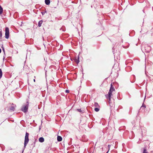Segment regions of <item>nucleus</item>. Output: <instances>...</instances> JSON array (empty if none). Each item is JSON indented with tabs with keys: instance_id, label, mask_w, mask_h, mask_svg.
I'll return each instance as SVG.
<instances>
[{
	"instance_id": "nucleus-1",
	"label": "nucleus",
	"mask_w": 153,
	"mask_h": 153,
	"mask_svg": "<svg viewBox=\"0 0 153 153\" xmlns=\"http://www.w3.org/2000/svg\"><path fill=\"white\" fill-rule=\"evenodd\" d=\"M114 91H115L114 87L111 83V84L110 88L109 90V92L108 93V94L105 95V97L108 100V102H109V103H110L111 101V97L112 96V92Z\"/></svg>"
},
{
	"instance_id": "nucleus-2",
	"label": "nucleus",
	"mask_w": 153,
	"mask_h": 153,
	"mask_svg": "<svg viewBox=\"0 0 153 153\" xmlns=\"http://www.w3.org/2000/svg\"><path fill=\"white\" fill-rule=\"evenodd\" d=\"M151 49V47L148 45H145L142 48L143 51L146 53H149Z\"/></svg>"
},
{
	"instance_id": "nucleus-3",
	"label": "nucleus",
	"mask_w": 153,
	"mask_h": 153,
	"mask_svg": "<svg viewBox=\"0 0 153 153\" xmlns=\"http://www.w3.org/2000/svg\"><path fill=\"white\" fill-rule=\"evenodd\" d=\"M29 102L28 101L27 102V104L23 105L21 108V111L24 113L27 112L28 108Z\"/></svg>"
},
{
	"instance_id": "nucleus-4",
	"label": "nucleus",
	"mask_w": 153,
	"mask_h": 153,
	"mask_svg": "<svg viewBox=\"0 0 153 153\" xmlns=\"http://www.w3.org/2000/svg\"><path fill=\"white\" fill-rule=\"evenodd\" d=\"M29 135V134L27 132L26 133L24 141V146L25 147L26 146V145L27 144L29 140L28 138Z\"/></svg>"
},
{
	"instance_id": "nucleus-5",
	"label": "nucleus",
	"mask_w": 153,
	"mask_h": 153,
	"mask_svg": "<svg viewBox=\"0 0 153 153\" xmlns=\"http://www.w3.org/2000/svg\"><path fill=\"white\" fill-rule=\"evenodd\" d=\"M5 38L6 39H8L9 37V28L7 27H6L5 28Z\"/></svg>"
},
{
	"instance_id": "nucleus-6",
	"label": "nucleus",
	"mask_w": 153,
	"mask_h": 153,
	"mask_svg": "<svg viewBox=\"0 0 153 153\" xmlns=\"http://www.w3.org/2000/svg\"><path fill=\"white\" fill-rule=\"evenodd\" d=\"M16 106V105L12 103V106L9 108V110L10 111H14L15 110V108Z\"/></svg>"
},
{
	"instance_id": "nucleus-7",
	"label": "nucleus",
	"mask_w": 153,
	"mask_h": 153,
	"mask_svg": "<svg viewBox=\"0 0 153 153\" xmlns=\"http://www.w3.org/2000/svg\"><path fill=\"white\" fill-rule=\"evenodd\" d=\"M79 57H78L77 58L76 57H75L74 59V62L77 64H78L79 62Z\"/></svg>"
},
{
	"instance_id": "nucleus-8",
	"label": "nucleus",
	"mask_w": 153,
	"mask_h": 153,
	"mask_svg": "<svg viewBox=\"0 0 153 153\" xmlns=\"http://www.w3.org/2000/svg\"><path fill=\"white\" fill-rule=\"evenodd\" d=\"M39 141L41 143H42L44 141V139L43 137H40L39 139Z\"/></svg>"
},
{
	"instance_id": "nucleus-9",
	"label": "nucleus",
	"mask_w": 153,
	"mask_h": 153,
	"mask_svg": "<svg viewBox=\"0 0 153 153\" xmlns=\"http://www.w3.org/2000/svg\"><path fill=\"white\" fill-rule=\"evenodd\" d=\"M62 138L61 137L58 136L57 137V140L58 141L60 142L62 140Z\"/></svg>"
},
{
	"instance_id": "nucleus-10",
	"label": "nucleus",
	"mask_w": 153,
	"mask_h": 153,
	"mask_svg": "<svg viewBox=\"0 0 153 153\" xmlns=\"http://www.w3.org/2000/svg\"><path fill=\"white\" fill-rule=\"evenodd\" d=\"M42 22L43 21L42 20L39 21L38 24V26L39 27H40L41 26Z\"/></svg>"
},
{
	"instance_id": "nucleus-11",
	"label": "nucleus",
	"mask_w": 153,
	"mask_h": 153,
	"mask_svg": "<svg viewBox=\"0 0 153 153\" xmlns=\"http://www.w3.org/2000/svg\"><path fill=\"white\" fill-rule=\"evenodd\" d=\"M45 3L46 5H48L50 4V0H45Z\"/></svg>"
},
{
	"instance_id": "nucleus-12",
	"label": "nucleus",
	"mask_w": 153,
	"mask_h": 153,
	"mask_svg": "<svg viewBox=\"0 0 153 153\" xmlns=\"http://www.w3.org/2000/svg\"><path fill=\"white\" fill-rule=\"evenodd\" d=\"M94 106L96 108H100V106L97 102H95L94 104Z\"/></svg>"
},
{
	"instance_id": "nucleus-13",
	"label": "nucleus",
	"mask_w": 153,
	"mask_h": 153,
	"mask_svg": "<svg viewBox=\"0 0 153 153\" xmlns=\"http://www.w3.org/2000/svg\"><path fill=\"white\" fill-rule=\"evenodd\" d=\"M3 12V9L1 6L0 5V15Z\"/></svg>"
},
{
	"instance_id": "nucleus-14",
	"label": "nucleus",
	"mask_w": 153,
	"mask_h": 153,
	"mask_svg": "<svg viewBox=\"0 0 153 153\" xmlns=\"http://www.w3.org/2000/svg\"><path fill=\"white\" fill-rule=\"evenodd\" d=\"M146 108V106L145 105L143 104L142 105L140 108L141 109H144Z\"/></svg>"
},
{
	"instance_id": "nucleus-15",
	"label": "nucleus",
	"mask_w": 153,
	"mask_h": 153,
	"mask_svg": "<svg viewBox=\"0 0 153 153\" xmlns=\"http://www.w3.org/2000/svg\"><path fill=\"white\" fill-rule=\"evenodd\" d=\"M2 72L1 69L0 68V79L2 77Z\"/></svg>"
},
{
	"instance_id": "nucleus-16",
	"label": "nucleus",
	"mask_w": 153,
	"mask_h": 153,
	"mask_svg": "<svg viewBox=\"0 0 153 153\" xmlns=\"http://www.w3.org/2000/svg\"><path fill=\"white\" fill-rule=\"evenodd\" d=\"M100 108H94V110L96 112H98L99 111Z\"/></svg>"
},
{
	"instance_id": "nucleus-17",
	"label": "nucleus",
	"mask_w": 153,
	"mask_h": 153,
	"mask_svg": "<svg viewBox=\"0 0 153 153\" xmlns=\"http://www.w3.org/2000/svg\"><path fill=\"white\" fill-rule=\"evenodd\" d=\"M143 153H148L147 152L146 150L145 149H144Z\"/></svg>"
},
{
	"instance_id": "nucleus-18",
	"label": "nucleus",
	"mask_w": 153,
	"mask_h": 153,
	"mask_svg": "<svg viewBox=\"0 0 153 153\" xmlns=\"http://www.w3.org/2000/svg\"><path fill=\"white\" fill-rule=\"evenodd\" d=\"M46 13V11H44V12H42L41 13L42 14V15H44V14H45V13Z\"/></svg>"
},
{
	"instance_id": "nucleus-19",
	"label": "nucleus",
	"mask_w": 153,
	"mask_h": 153,
	"mask_svg": "<svg viewBox=\"0 0 153 153\" xmlns=\"http://www.w3.org/2000/svg\"><path fill=\"white\" fill-rule=\"evenodd\" d=\"M2 36V33L1 31H0V38H1Z\"/></svg>"
},
{
	"instance_id": "nucleus-20",
	"label": "nucleus",
	"mask_w": 153,
	"mask_h": 153,
	"mask_svg": "<svg viewBox=\"0 0 153 153\" xmlns=\"http://www.w3.org/2000/svg\"><path fill=\"white\" fill-rule=\"evenodd\" d=\"M65 92L66 93H69V92L70 91L68 90H65Z\"/></svg>"
},
{
	"instance_id": "nucleus-21",
	"label": "nucleus",
	"mask_w": 153,
	"mask_h": 153,
	"mask_svg": "<svg viewBox=\"0 0 153 153\" xmlns=\"http://www.w3.org/2000/svg\"><path fill=\"white\" fill-rule=\"evenodd\" d=\"M77 111L79 112H81L82 111L81 109H77Z\"/></svg>"
},
{
	"instance_id": "nucleus-22",
	"label": "nucleus",
	"mask_w": 153,
	"mask_h": 153,
	"mask_svg": "<svg viewBox=\"0 0 153 153\" xmlns=\"http://www.w3.org/2000/svg\"><path fill=\"white\" fill-rule=\"evenodd\" d=\"M60 30H62V31H65V30L64 29L63 30V28H62V27L61 28Z\"/></svg>"
},
{
	"instance_id": "nucleus-23",
	"label": "nucleus",
	"mask_w": 153,
	"mask_h": 153,
	"mask_svg": "<svg viewBox=\"0 0 153 153\" xmlns=\"http://www.w3.org/2000/svg\"><path fill=\"white\" fill-rule=\"evenodd\" d=\"M2 50H3V52H4V54H5V50H4V48H3Z\"/></svg>"
},
{
	"instance_id": "nucleus-24",
	"label": "nucleus",
	"mask_w": 153,
	"mask_h": 153,
	"mask_svg": "<svg viewBox=\"0 0 153 153\" xmlns=\"http://www.w3.org/2000/svg\"><path fill=\"white\" fill-rule=\"evenodd\" d=\"M110 146H110V145H108V147H109V148H110Z\"/></svg>"
},
{
	"instance_id": "nucleus-25",
	"label": "nucleus",
	"mask_w": 153,
	"mask_h": 153,
	"mask_svg": "<svg viewBox=\"0 0 153 153\" xmlns=\"http://www.w3.org/2000/svg\"><path fill=\"white\" fill-rule=\"evenodd\" d=\"M1 49L0 48V53H1Z\"/></svg>"
},
{
	"instance_id": "nucleus-26",
	"label": "nucleus",
	"mask_w": 153,
	"mask_h": 153,
	"mask_svg": "<svg viewBox=\"0 0 153 153\" xmlns=\"http://www.w3.org/2000/svg\"><path fill=\"white\" fill-rule=\"evenodd\" d=\"M109 151V149L108 150V152H107L106 153H108V151Z\"/></svg>"
},
{
	"instance_id": "nucleus-27",
	"label": "nucleus",
	"mask_w": 153,
	"mask_h": 153,
	"mask_svg": "<svg viewBox=\"0 0 153 153\" xmlns=\"http://www.w3.org/2000/svg\"><path fill=\"white\" fill-rule=\"evenodd\" d=\"M109 151V149L108 150V152H107L106 153H108V151Z\"/></svg>"
},
{
	"instance_id": "nucleus-28",
	"label": "nucleus",
	"mask_w": 153,
	"mask_h": 153,
	"mask_svg": "<svg viewBox=\"0 0 153 153\" xmlns=\"http://www.w3.org/2000/svg\"><path fill=\"white\" fill-rule=\"evenodd\" d=\"M34 81L35 82V79H34Z\"/></svg>"
}]
</instances>
